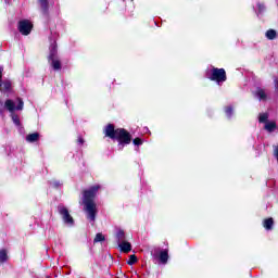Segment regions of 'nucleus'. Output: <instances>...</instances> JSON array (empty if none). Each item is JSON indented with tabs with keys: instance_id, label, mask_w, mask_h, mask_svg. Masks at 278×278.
I'll return each mask as SVG.
<instances>
[{
	"instance_id": "nucleus-1",
	"label": "nucleus",
	"mask_w": 278,
	"mask_h": 278,
	"mask_svg": "<svg viewBox=\"0 0 278 278\" xmlns=\"http://www.w3.org/2000/svg\"><path fill=\"white\" fill-rule=\"evenodd\" d=\"M101 190V186L94 185L83 193V204L85 205V212L88 214L89 220L94 223L97 218V204L94 203V197Z\"/></svg>"
},
{
	"instance_id": "nucleus-2",
	"label": "nucleus",
	"mask_w": 278,
	"mask_h": 278,
	"mask_svg": "<svg viewBox=\"0 0 278 278\" xmlns=\"http://www.w3.org/2000/svg\"><path fill=\"white\" fill-rule=\"evenodd\" d=\"M104 134L108 138L112 140H117L119 142V149H123L125 144H129L131 142V135L127 132L124 128L114 129V125L109 124Z\"/></svg>"
},
{
	"instance_id": "nucleus-3",
	"label": "nucleus",
	"mask_w": 278,
	"mask_h": 278,
	"mask_svg": "<svg viewBox=\"0 0 278 278\" xmlns=\"http://www.w3.org/2000/svg\"><path fill=\"white\" fill-rule=\"evenodd\" d=\"M17 103L18 104L16 105V103L14 101L7 100L4 102V108L9 112H11V118H12L13 123L18 126V125H21V119L18 118V115L14 114V110H23L24 103H23V100L21 98H17Z\"/></svg>"
},
{
	"instance_id": "nucleus-4",
	"label": "nucleus",
	"mask_w": 278,
	"mask_h": 278,
	"mask_svg": "<svg viewBox=\"0 0 278 278\" xmlns=\"http://www.w3.org/2000/svg\"><path fill=\"white\" fill-rule=\"evenodd\" d=\"M208 79L220 85L223 81H227V73L225 72V68L213 67L208 74Z\"/></svg>"
},
{
	"instance_id": "nucleus-5",
	"label": "nucleus",
	"mask_w": 278,
	"mask_h": 278,
	"mask_svg": "<svg viewBox=\"0 0 278 278\" xmlns=\"http://www.w3.org/2000/svg\"><path fill=\"white\" fill-rule=\"evenodd\" d=\"M58 210L59 214L62 215L65 225H67L68 227H73V225H75V220L73 219V216H71V213H68V208H66V206L64 205H59Z\"/></svg>"
},
{
	"instance_id": "nucleus-6",
	"label": "nucleus",
	"mask_w": 278,
	"mask_h": 278,
	"mask_svg": "<svg viewBox=\"0 0 278 278\" xmlns=\"http://www.w3.org/2000/svg\"><path fill=\"white\" fill-rule=\"evenodd\" d=\"M58 55V48L55 46L51 47L49 60H51V66L54 71H60L62 68V63L56 58Z\"/></svg>"
},
{
	"instance_id": "nucleus-7",
	"label": "nucleus",
	"mask_w": 278,
	"mask_h": 278,
	"mask_svg": "<svg viewBox=\"0 0 278 278\" xmlns=\"http://www.w3.org/2000/svg\"><path fill=\"white\" fill-rule=\"evenodd\" d=\"M33 28L34 24H31V22L28 20H24L18 23V31L22 33L23 36H29Z\"/></svg>"
},
{
	"instance_id": "nucleus-8",
	"label": "nucleus",
	"mask_w": 278,
	"mask_h": 278,
	"mask_svg": "<svg viewBox=\"0 0 278 278\" xmlns=\"http://www.w3.org/2000/svg\"><path fill=\"white\" fill-rule=\"evenodd\" d=\"M151 255H153V257H159L161 264H166V262H168V250H163L160 254H157V250H154L151 252Z\"/></svg>"
},
{
	"instance_id": "nucleus-9",
	"label": "nucleus",
	"mask_w": 278,
	"mask_h": 278,
	"mask_svg": "<svg viewBox=\"0 0 278 278\" xmlns=\"http://www.w3.org/2000/svg\"><path fill=\"white\" fill-rule=\"evenodd\" d=\"M2 77H3V68L0 67V81ZM10 88H12V83H10V80H5L0 84V92H3V90H10Z\"/></svg>"
},
{
	"instance_id": "nucleus-10",
	"label": "nucleus",
	"mask_w": 278,
	"mask_h": 278,
	"mask_svg": "<svg viewBox=\"0 0 278 278\" xmlns=\"http://www.w3.org/2000/svg\"><path fill=\"white\" fill-rule=\"evenodd\" d=\"M255 97L256 99H258L260 101H266L268 94L266 93V90L262 89V88H257L255 91Z\"/></svg>"
},
{
	"instance_id": "nucleus-11",
	"label": "nucleus",
	"mask_w": 278,
	"mask_h": 278,
	"mask_svg": "<svg viewBox=\"0 0 278 278\" xmlns=\"http://www.w3.org/2000/svg\"><path fill=\"white\" fill-rule=\"evenodd\" d=\"M118 247H119L121 251H123V253H129V251H131V243H129L127 241H121L118 243Z\"/></svg>"
},
{
	"instance_id": "nucleus-12",
	"label": "nucleus",
	"mask_w": 278,
	"mask_h": 278,
	"mask_svg": "<svg viewBox=\"0 0 278 278\" xmlns=\"http://www.w3.org/2000/svg\"><path fill=\"white\" fill-rule=\"evenodd\" d=\"M40 138V135L38 132L30 134L26 136L27 142H37V140Z\"/></svg>"
},
{
	"instance_id": "nucleus-13",
	"label": "nucleus",
	"mask_w": 278,
	"mask_h": 278,
	"mask_svg": "<svg viewBox=\"0 0 278 278\" xmlns=\"http://www.w3.org/2000/svg\"><path fill=\"white\" fill-rule=\"evenodd\" d=\"M268 40H275L277 38V31L275 29H269L265 34Z\"/></svg>"
},
{
	"instance_id": "nucleus-14",
	"label": "nucleus",
	"mask_w": 278,
	"mask_h": 278,
	"mask_svg": "<svg viewBox=\"0 0 278 278\" xmlns=\"http://www.w3.org/2000/svg\"><path fill=\"white\" fill-rule=\"evenodd\" d=\"M265 129L267 131H275V129H277V124H275V122H268L265 124Z\"/></svg>"
},
{
	"instance_id": "nucleus-15",
	"label": "nucleus",
	"mask_w": 278,
	"mask_h": 278,
	"mask_svg": "<svg viewBox=\"0 0 278 278\" xmlns=\"http://www.w3.org/2000/svg\"><path fill=\"white\" fill-rule=\"evenodd\" d=\"M116 238L118 243L125 241V231H123L122 229H118L116 232Z\"/></svg>"
},
{
	"instance_id": "nucleus-16",
	"label": "nucleus",
	"mask_w": 278,
	"mask_h": 278,
	"mask_svg": "<svg viewBox=\"0 0 278 278\" xmlns=\"http://www.w3.org/2000/svg\"><path fill=\"white\" fill-rule=\"evenodd\" d=\"M273 225H274L273 218H267L263 223V227L265 229H273Z\"/></svg>"
},
{
	"instance_id": "nucleus-17",
	"label": "nucleus",
	"mask_w": 278,
	"mask_h": 278,
	"mask_svg": "<svg viewBox=\"0 0 278 278\" xmlns=\"http://www.w3.org/2000/svg\"><path fill=\"white\" fill-rule=\"evenodd\" d=\"M8 262V252L5 250L0 251V263Z\"/></svg>"
},
{
	"instance_id": "nucleus-18",
	"label": "nucleus",
	"mask_w": 278,
	"mask_h": 278,
	"mask_svg": "<svg viewBox=\"0 0 278 278\" xmlns=\"http://www.w3.org/2000/svg\"><path fill=\"white\" fill-rule=\"evenodd\" d=\"M39 3L41 5L42 12H47V8H49V2L48 0H39Z\"/></svg>"
},
{
	"instance_id": "nucleus-19",
	"label": "nucleus",
	"mask_w": 278,
	"mask_h": 278,
	"mask_svg": "<svg viewBox=\"0 0 278 278\" xmlns=\"http://www.w3.org/2000/svg\"><path fill=\"white\" fill-rule=\"evenodd\" d=\"M258 121L260 123H266V121H268V114L267 113L260 114Z\"/></svg>"
},
{
	"instance_id": "nucleus-20",
	"label": "nucleus",
	"mask_w": 278,
	"mask_h": 278,
	"mask_svg": "<svg viewBox=\"0 0 278 278\" xmlns=\"http://www.w3.org/2000/svg\"><path fill=\"white\" fill-rule=\"evenodd\" d=\"M138 262V257H136V255H130L129 260L127 261V264H129V266H132V264H136Z\"/></svg>"
},
{
	"instance_id": "nucleus-21",
	"label": "nucleus",
	"mask_w": 278,
	"mask_h": 278,
	"mask_svg": "<svg viewBox=\"0 0 278 278\" xmlns=\"http://www.w3.org/2000/svg\"><path fill=\"white\" fill-rule=\"evenodd\" d=\"M103 240H105L103 233H97L93 242H103Z\"/></svg>"
},
{
	"instance_id": "nucleus-22",
	"label": "nucleus",
	"mask_w": 278,
	"mask_h": 278,
	"mask_svg": "<svg viewBox=\"0 0 278 278\" xmlns=\"http://www.w3.org/2000/svg\"><path fill=\"white\" fill-rule=\"evenodd\" d=\"M233 114V109L231 106L226 108V115L228 118H231V115Z\"/></svg>"
},
{
	"instance_id": "nucleus-23",
	"label": "nucleus",
	"mask_w": 278,
	"mask_h": 278,
	"mask_svg": "<svg viewBox=\"0 0 278 278\" xmlns=\"http://www.w3.org/2000/svg\"><path fill=\"white\" fill-rule=\"evenodd\" d=\"M134 144H136L137 147H139L140 144H142V139H140V138L134 139Z\"/></svg>"
},
{
	"instance_id": "nucleus-24",
	"label": "nucleus",
	"mask_w": 278,
	"mask_h": 278,
	"mask_svg": "<svg viewBox=\"0 0 278 278\" xmlns=\"http://www.w3.org/2000/svg\"><path fill=\"white\" fill-rule=\"evenodd\" d=\"M257 7H258V12H262L264 10V4L258 3Z\"/></svg>"
},
{
	"instance_id": "nucleus-25",
	"label": "nucleus",
	"mask_w": 278,
	"mask_h": 278,
	"mask_svg": "<svg viewBox=\"0 0 278 278\" xmlns=\"http://www.w3.org/2000/svg\"><path fill=\"white\" fill-rule=\"evenodd\" d=\"M78 143H79V144H83V143H84V138L79 137V138H78Z\"/></svg>"
},
{
	"instance_id": "nucleus-26",
	"label": "nucleus",
	"mask_w": 278,
	"mask_h": 278,
	"mask_svg": "<svg viewBox=\"0 0 278 278\" xmlns=\"http://www.w3.org/2000/svg\"><path fill=\"white\" fill-rule=\"evenodd\" d=\"M275 83L278 84V80L276 79Z\"/></svg>"
}]
</instances>
